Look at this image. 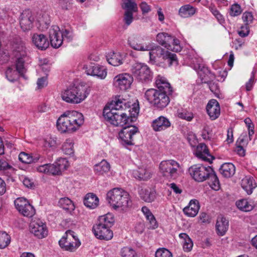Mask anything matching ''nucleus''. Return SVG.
Listing matches in <instances>:
<instances>
[{"mask_svg": "<svg viewBox=\"0 0 257 257\" xmlns=\"http://www.w3.org/2000/svg\"><path fill=\"white\" fill-rule=\"evenodd\" d=\"M14 52L16 57H25L26 56V47L23 43L16 44L14 46Z\"/></svg>", "mask_w": 257, "mask_h": 257, "instance_id": "nucleus-50", "label": "nucleus"}, {"mask_svg": "<svg viewBox=\"0 0 257 257\" xmlns=\"http://www.w3.org/2000/svg\"><path fill=\"white\" fill-rule=\"evenodd\" d=\"M155 257H172V254L165 248H160L156 251Z\"/></svg>", "mask_w": 257, "mask_h": 257, "instance_id": "nucleus-52", "label": "nucleus"}, {"mask_svg": "<svg viewBox=\"0 0 257 257\" xmlns=\"http://www.w3.org/2000/svg\"><path fill=\"white\" fill-rule=\"evenodd\" d=\"M73 0H59V5L64 10H70L72 7Z\"/></svg>", "mask_w": 257, "mask_h": 257, "instance_id": "nucleus-59", "label": "nucleus"}, {"mask_svg": "<svg viewBox=\"0 0 257 257\" xmlns=\"http://www.w3.org/2000/svg\"><path fill=\"white\" fill-rule=\"evenodd\" d=\"M139 192L141 198L145 202H152L156 198V192L150 189L142 188L139 191Z\"/></svg>", "mask_w": 257, "mask_h": 257, "instance_id": "nucleus-36", "label": "nucleus"}, {"mask_svg": "<svg viewBox=\"0 0 257 257\" xmlns=\"http://www.w3.org/2000/svg\"><path fill=\"white\" fill-rule=\"evenodd\" d=\"M126 108L125 100H121L115 98V100L106 105L103 111V115L106 121L116 126H123L125 124H130L133 118H136L139 112V106L135 104L131 108L130 117L125 112Z\"/></svg>", "mask_w": 257, "mask_h": 257, "instance_id": "nucleus-1", "label": "nucleus"}, {"mask_svg": "<svg viewBox=\"0 0 257 257\" xmlns=\"http://www.w3.org/2000/svg\"><path fill=\"white\" fill-rule=\"evenodd\" d=\"M58 203L61 207L69 212L73 211L75 209L73 202L68 197L61 198Z\"/></svg>", "mask_w": 257, "mask_h": 257, "instance_id": "nucleus-42", "label": "nucleus"}, {"mask_svg": "<svg viewBox=\"0 0 257 257\" xmlns=\"http://www.w3.org/2000/svg\"><path fill=\"white\" fill-rule=\"evenodd\" d=\"M64 154L68 155H72L74 153L73 143L72 140L67 139L63 144L62 148Z\"/></svg>", "mask_w": 257, "mask_h": 257, "instance_id": "nucleus-45", "label": "nucleus"}, {"mask_svg": "<svg viewBox=\"0 0 257 257\" xmlns=\"http://www.w3.org/2000/svg\"><path fill=\"white\" fill-rule=\"evenodd\" d=\"M172 41L171 42V49H167L176 52H180L182 49L180 45V41L178 39L174 38L172 36Z\"/></svg>", "mask_w": 257, "mask_h": 257, "instance_id": "nucleus-53", "label": "nucleus"}, {"mask_svg": "<svg viewBox=\"0 0 257 257\" xmlns=\"http://www.w3.org/2000/svg\"><path fill=\"white\" fill-rule=\"evenodd\" d=\"M134 176L140 180H147L151 177V173L149 170L145 168H139L134 171Z\"/></svg>", "mask_w": 257, "mask_h": 257, "instance_id": "nucleus-38", "label": "nucleus"}, {"mask_svg": "<svg viewBox=\"0 0 257 257\" xmlns=\"http://www.w3.org/2000/svg\"><path fill=\"white\" fill-rule=\"evenodd\" d=\"M171 126L169 119L164 116H160L154 119L152 123V127L155 132L164 131Z\"/></svg>", "mask_w": 257, "mask_h": 257, "instance_id": "nucleus-21", "label": "nucleus"}, {"mask_svg": "<svg viewBox=\"0 0 257 257\" xmlns=\"http://www.w3.org/2000/svg\"><path fill=\"white\" fill-rule=\"evenodd\" d=\"M169 95L168 93L160 90L151 88L146 91L145 97L154 107L162 109L166 107L170 102Z\"/></svg>", "mask_w": 257, "mask_h": 257, "instance_id": "nucleus-6", "label": "nucleus"}, {"mask_svg": "<svg viewBox=\"0 0 257 257\" xmlns=\"http://www.w3.org/2000/svg\"><path fill=\"white\" fill-rule=\"evenodd\" d=\"M82 113L76 111H67L63 114L57 121V127L61 133L73 132L83 123Z\"/></svg>", "mask_w": 257, "mask_h": 257, "instance_id": "nucleus-3", "label": "nucleus"}, {"mask_svg": "<svg viewBox=\"0 0 257 257\" xmlns=\"http://www.w3.org/2000/svg\"><path fill=\"white\" fill-rule=\"evenodd\" d=\"M178 116L182 119H185L187 121H191L193 118V114L191 112H188L186 110L178 113Z\"/></svg>", "mask_w": 257, "mask_h": 257, "instance_id": "nucleus-56", "label": "nucleus"}, {"mask_svg": "<svg viewBox=\"0 0 257 257\" xmlns=\"http://www.w3.org/2000/svg\"><path fill=\"white\" fill-rule=\"evenodd\" d=\"M16 57L17 58L16 62V70L20 73V75L23 76L26 71V69L25 67L24 57Z\"/></svg>", "mask_w": 257, "mask_h": 257, "instance_id": "nucleus-47", "label": "nucleus"}, {"mask_svg": "<svg viewBox=\"0 0 257 257\" xmlns=\"http://www.w3.org/2000/svg\"><path fill=\"white\" fill-rule=\"evenodd\" d=\"M241 186L248 194H251L252 190L256 187V184L253 177L246 176L242 180Z\"/></svg>", "mask_w": 257, "mask_h": 257, "instance_id": "nucleus-28", "label": "nucleus"}, {"mask_svg": "<svg viewBox=\"0 0 257 257\" xmlns=\"http://www.w3.org/2000/svg\"><path fill=\"white\" fill-rule=\"evenodd\" d=\"M30 229L31 233L38 238H44L48 235L46 224L40 220L32 221L30 223Z\"/></svg>", "mask_w": 257, "mask_h": 257, "instance_id": "nucleus-14", "label": "nucleus"}, {"mask_svg": "<svg viewBox=\"0 0 257 257\" xmlns=\"http://www.w3.org/2000/svg\"><path fill=\"white\" fill-rule=\"evenodd\" d=\"M133 76L139 81L149 82L153 79V73L149 67L145 63H136L131 68Z\"/></svg>", "mask_w": 257, "mask_h": 257, "instance_id": "nucleus-8", "label": "nucleus"}, {"mask_svg": "<svg viewBox=\"0 0 257 257\" xmlns=\"http://www.w3.org/2000/svg\"><path fill=\"white\" fill-rule=\"evenodd\" d=\"M110 164L105 160H103L94 166L95 173L98 175H102L110 170Z\"/></svg>", "mask_w": 257, "mask_h": 257, "instance_id": "nucleus-31", "label": "nucleus"}, {"mask_svg": "<svg viewBox=\"0 0 257 257\" xmlns=\"http://www.w3.org/2000/svg\"><path fill=\"white\" fill-rule=\"evenodd\" d=\"M121 7L125 11L136 13L138 12V6L135 0H122Z\"/></svg>", "mask_w": 257, "mask_h": 257, "instance_id": "nucleus-44", "label": "nucleus"}, {"mask_svg": "<svg viewBox=\"0 0 257 257\" xmlns=\"http://www.w3.org/2000/svg\"><path fill=\"white\" fill-rule=\"evenodd\" d=\"M242 19L245 23V25L248 26L252 22L253 16L251 13L246 12L243 14Z\"/></svg>", "mask_w": 257, "mask_h": 257, "instance_id": "nucleus-61", "label": "nucleus"}, {"mask_svg": "<svg viewBox=\"0 0 257 257\" xmlns=\"http://www.w3.org/2000/svg\"><path fill=\"white\" fill-rule=\"evenodd\" d=\"M50 41L52 47L58 48L63 43L61 31L57 26H53L49 30Z\"/></svg>", "mask_w": 257, "mask_h": 257, "instance_id": "nucleus-17", "label": "nucleus"}, {"mask_svg": "<svg viewBox=\"0 0 257 257\" xmlns=\"http://www.w3.org/2000/svg\"><path fill=\"white\" fill-rule=\"evenodd\" d=\"M56 146V141L55 138H49L45 139L44 141L43 146L46 148H54Z\"/></svg>", "mask_w": 257, "mask_h": 257, "instance_id": "nucleus-55", "label": "nucleus"}, {"mask_svg": "<svg viewBox=\"0 0 257 257\" xmlns=\"http://www.w3.org/2000/svg\"><path fill=\"white\" fill-rule=\"evenodd\" d=\"M242 12L240 6L237 4L232 5L230 9V15L231 16L235 17L239 15Z\"/></svg>", "mask_w": 257, "mask_h": 257, "instance_id": "nucleus-54", "label": "nucleus"}, {"mask_svg": "<svg viewBox=\"0 0 257 257\" xmlns=\"http://www.w3.org/2000/svg\"><path fill=\"white\" fill-rule=\"evenodd\" d=\"M13 170V167L4 159H0V171Z\"/></svg>", "mask_w": 257, "mask_h": 257, "instance_id": "nucleus-58", "label": "nucleus"}, {"mask_svg": "<svg viewBox=\"0 0 257 257\" xmlns=\"http://www.w3.org/2000/svg\"><path fill=\"white\" fill-rule=\"evenodd\" d=\"M206 111L211 120L217 118L220 114V108L216 99H211L206 106Z\"/></svg>", "mask_w": 257, "mask_h": 257, "instance_id": "nucleus-20", "label": "nucleus"}, {"mask_svg": "<svg viewBox=\"0 0 257 257\" xmlns=\"http://www.w3.org/2000/svg\"><path fill=\"white\" fill-rule=\"evenodd\" d=\"M237 207L240 210L247 212L252 210L253 205L246 199H241L236 202Z\"/></svg>", "mask_w": 257, "mask_h": 257, "instance_id": "nucleus-43", "label": "nucleus"}, {"mask_svg": "<svg viewBox=\"0 0 257 257\" xmlns=\"http://www.w3.org/2000/svg\"><path fill=\"white\" fill-rule=\"evenodd\" d=\"M90 92L89 88L82 84L70 85L61 93L62 99L68 103H79Z\"/></svg>", "mask_w": 257, "mask_h": 257, "instance_id": "nucleus-4", "label": "nucleus"}, {"mask_svg": "<svg viewBox=\"0 0 257 257\" xmlns=\"http://www.w3.org/2000/svg\"><path fill=\"white\" fill-rule=\"evenodd\" d=\"M150 61L155 62L156 55L159 57H162L163 59L167 60L169 66L178 64V60L176 54L172 53L168 51H165L160 46L149 52Z\"/></svg>", "mask_w": 257, "mask_h": 257, "instance_id": "nucleus-10", "label": "nucleus"}, {"mask_svg": "<svg viewBox=\"0 0 257 257\" xmlns=\"http://www.w3.org/2000/svg\"><path fill=\"white\" fill-rule=\"evenodd\" d=\"M180 167L179 164L173 160L162 161L159 165L161 174L168 180H174L178 177Z\"/></svg>", "mask_w": 257, "mask_h": 257, "instance_id": "nucleus-9", "label": "nucleus"}, {"mask_svg": "<svg viewBox=\"0 0 257 257\" xmlns=\"http://www.w3.org/2000/svg\"><path fill=\"white\" fill-rule=\"evenodd\" d=\"M38 87L39 89L42 88L47 85V76H43L39 78L37 82Z\"/></svg>", "mask_w": 257, "mask_h": 257, "instance_id": "nucleus-62", "label": "nucleus"}, {"mask_svg": "<svg viewBox=\"0 0 257 257\" xmlns=\"http://www.w3.org/2000/svg\"><path fill=\"white\" fill-rule=\"evenodd\" d=\"M92 231L96 237L101 240H108L113 237V232L110 228L96 223L93 225Z\"/></svg>", "mask_w": 257, "mask_h": 257, "instance_id": "nucleus-15", "label": "nucleus"}, {"mask_svg": "<svg viewBox=\"0 0 257 257\" xmlns=\"http://www.w3.org/2000/svg\"><path fill=\"white\" fill-rule=\"evenodd\" d=\"M114 223V218L111 213L99 216L96 224L110 228Z\"/></svg>", "mask_w": 257, "mask_h": 257, "instance_id": "nucleus-34", "label": "nucleus"}, {"mask_svg": "<svg viewBox=\"0 0 257 257\" xmlns=\"http://www.w3.org/2000/svg\"><path fill=\"white\" fill-rule=\"evenodd\" d=\"M84 204L87 208L94 209L96 208L99 202L98 197L92 193H88L84 199Z\"/></svg>", "mask_w": 257, "mask_h": 257, "instance_id": "nucleus-33", "label": "nucleus"}, {"mask_svg": "<svg viewBox=\"0 0 257 257\" xmlns=\"http://www.w3.org/2000/svg\"><path fill=\"white\" fill-rule=\"evenodd\" d=\"M240 30L238 32V35L241 37H245L249 34V27L244 24L240 27Z\"/></svg>", "mask_w": 257, "mask_h": 257, "instance_id": "nucleus-63", "label": "nucleus"}, {"mask_svg": "<svg viewBox=\"0 0 257 257\" xmlns=\"http://www.w3.org/2000/svg\"><path fill=\"white\" fill-rule=\"evenodd\" d=\"M188 172L196 181L202 182L208 180L210 186L213 189L218 190L219 189V179L211 167L201 164L194 165L189 168Z\"/></svg>", "mask_w": 257, "mask_h": 257, "instance_id": "nucleus-2", "label": "nucleus"}, {"mask_svg": "<svg viewBox=\"0 0 257 257\" xmlns=\"http://www.w3.org/2000/svg\"><path fill=\"white\" fill-rule=\"evenodd\" d=\"M121 257H136L135 250L129 247H124L121 250Z\"/></svg>", "mask_w": 257, "mask_h": 257, "instance_id": "nucleus-51", "label": "nucleus"}, {"mask_svg": "<svg viewBox=\"0 0 257 257\" xmlns=\"http://www.w3.org/2000/svg\"><path fill=\"white\" fill-rule=\"evenodd\" d=\"M106 199L115 209L120 208L121 210H124L132 204L129 194L120 188H114L108 191L106 195Z\"/></svg>", "mask_w": 257, "mask_h": 257, "instance_id": "nucleus-5", "label": "nucleus"}, {"mask_svg": "<svg viewBox=\"0 0 257 257\" xmlns=\"http://www.w3.org/2000/svg\"><path fill=\"white\" fill-rule=\"evenodd\" d=\"M14 204L18 211L24 216L31 217L35 214L34 207L24 198H18Z\"/></svg>", "mask_w": 257, "mask_h": 257, "instance_id": "nucleus-12", "label": "nucleus"}, {"mask_svg": "<svg viewBox=\"0 0 257 257\" xmlns=\"http://www.w3.org/2000/svg\"><path fill=\"white\" fill-rule=\"evenodd\" d=\"M228 228V221L224 217H220L217 219L216 223V228L217 233L220 235H223Z\"/></svg>", "mask_w": 257, "mask_h": 257, "instance_id": "nucleus-32", "label": "nucleus"}, {"mask_svg": "<svg viewBox=\"0 0 257 257\" xmlns=\"http://www.w3.org/2000/svg\"><path fill=\"white\" fill-rule=\"evenodd\" d=\"M142 211L145 215L147 219L149 221L150 224L149 228L151 229L156 228L158 225L155 216L152 214L150 210L147 207L143 206L142 208Z\"/></svg>", "mask_w": 257, "mask_h": 257, "instance_id": "nucleus-35", "label": "nucleus"}, {"mask_svg": "<svg viewBox=\"0 0 257 257\" xmlns=\"http://www.w3.org/2000/svg\"><path fill=\"white\" fill-rule=\"evenodd\" d=\"M156 40L159 44L167 49H171L172 35L165 32L160 33L156 36Z\"/></svg>", "mask_w": 257, "mask_h": 257, "instance_id": "nucleus-26", "label": "nucleus"}, {"mask_svg": "<svg viewBox=\"0 0 257 257\" xmlns=\"http://www.w3.org/2000/svg\"><path fill=\"white\" fill-rule=\"evenodd\" d=\"M32 40L33 43L39 50H46L49 46V42L44 34H34Z\"/></svg>", "mask_w": 257, "mask_h": 257, "instance_id": "nucleus-22", "label": "nucleus"}, {"mask_svg": "<svg viewBox=\"0 0 257 257\" xmlns=\"http://www.w3.org/2000/svg\"><path fill=\"white\" fill-rule=\"evenodd\" d=\"M196 12L195 9L189 5H185L180 8L179 14L183 18L192 16Z\"/></svg>", "mask_w": 257, "mask_h": 257, "instance_id": "nucleus-41", "label": "nucleus"}, {"mask_svg": "<svg viewBox=\"0 0 257 257\" xmlns=\"http://www.w3.org/2000/svg\"><path fill=\"white\" fill-rule=\"evenodd\" d=\"M11 237L5 231H0V248H4L10 243Z\"/></svg>", "mask_w": 257, "mask_h": 257, "instance_id": "nucleus-48", "label": "nucleus"}, {"mask_svg": "<svg viewBox=\"0 0 257 257\" xmlns=\"http://www.w3.org/2000/svg\"><path fill=\"white\" fill-rule=\"evenodd\" d=\"M39 65L42 70L45 73L47 76V73L50 69V65L48 64V61L46 59L41 60L40 61Z\"/></svg>", "mask_w": 257, "mask_h": 257, "instance_id": "nucleus-57", "label": "nucleus"}, {"mask_svg": "<svg viewBox=\"0 0 257 257\" xmlns=\"http://www.w3.org/2000/svg\"><path fill=\"white\" fill-rule=\"evenodd\" d=\"M87 75L96 76L100 79H104L107 75L106 69L103 66L97 64H91L86 67Z\"/></svg>", "mask_w": 257, "mask_h": 257, "instance_id": "nucleus-18", "label": "nucleus"}, {"mask_svg": "<svg viewBox=\"0 0 257 257\" xmlns=\"http://www.w3.org/2000/svg\"><path fill=\"white\" fill-rule=\"evenodd\" d=\"M34 18L29 10H25L21 14L20 18V25L24 32L30 30L33 26Z\"/></svg>", "mask_w": 257, "mask_h": 257, "instance_id": "nucleus-16", "label": "nucleus"}, {"mask_svg": "<svg viewBox=\"0 0 257 257\" xmlns=\"http://www.w3.org/2000/svg\"><path fill=\"white\" fill-rule=\"evenodd\" d=\"M179 237L183 240V247L185 251H190L193 247V243L191 239L185 233H181L179 235Z\"/></svg>", "mask_w": 257, "mask_h": 257, "instance_id": "nucleus-40", "label": "nucleus"}, {"mask_svg": "<svg viewBox=\"0 0 257 257\" xmlns=\"http://www.w3.org/2000/svg\"><path fill=\"white\" fill-rule=\"evenodd\" d=\"M61 35L63 38V42L69 43L71 42L73 39V32L71 29H62L61 31Z\"/></svg>", "mask_w": 257, "mask_h": 257, "instance_id": "nucleus-49", "label": "nucleus"}, {"mask_svg": "<svg viewBox=\"0 0 257 257\" xmlns=\"http://www.w3.org/2000/svg\"><path fill=\"white\" fill-rule=\"evenodd\" d=\"M139 133V128L135 126L128 124L123 127L118 133L119 139L123 145H134V140L135 136Z\"/></svg>", "mask_w": 257, "mask_h": 257, "instance_id": "nucleus-11", "label": "nucleus"}, {"mask_svg": "<svg viewBox=\"0 0 257 257\" xmlns=\"http://www.w3.org/2000/svg\"><path fill=\"white\" fill-rule=\"evenodd\" d=\"M140 7L143 14H147L151 11L150 6L148 5L147 3L145 2L141 3V4L140 5Z\"/></svg>", "mask_w": 257, "mask_h": 257, "instance_id": "nucleus-64", "label": "nucleus"}, {"mask_svg": "<svg viewBox=\"0 0 257 257\" xmlns=\"http://www.w3.org/2000/svg\"><path fill=\"white\" fill-rule=\"evenodd\" d=\"M48 168V174L56 175H59L62 170H65L66 166L57 162L53 164H49Z\"/></svg>", "mask_w": 257, "mask_h": 257, "instance_id": "nucleus-39", "label": "nucleus"}, {"mask_svg": "<svg viewBox=\"0 0 257 257\" xmlns=\"http://www.w3.org/2000/svg\"><path fill=\"white\" fill-rule=\"evenodd\" d=\"M195 155L198 158L210 163H211L215 158L209 153V150L204 144H200L197 146Z\"/></svg>", "mask_w": 257, "mask_h": 257, "instance_id": "nucleus-19", "label": "nucleus"}, {"mask_svg": "<svg viewBox=\"0 0 257 257\" xmlns=\"http://www.w3.org/2000/svg\"><path fill=\"white\" fill-rule=\"evenodd\" d=\"M156 85L157 87V90H160L162 91L171 94L173 91L170 84L166 80L165 78L158 76L156 80Z\"/></svg>", "mask_w": 257, "mask_h": 257, "instance_id": "nucleus-25", "label": "nucleus"}, {"mask_svg": "<svg viewBox=\"0 0 257 257\" xmlns=\"http://www.w3.org/2000/svg\"><path fill=\"white\" fill-rule=\"evenodd\" d=\"M139 37L137 35H133L129 37L128 42L130 46L134 50L138 51H148L149 50V46H144L141 43H139Z\"/></svg>", "mask_w": 257, "mask_h": 257, "instance_id": "nucleus-27", "label": "nucleus"}, {"mask_svg": "<svg viewBox=\"0 0 257 257\" xmlns=\"http://www.w3.org/2000/svg\"><path fill=\"white\" fill-rule=\"evenodd\" d=\"M198 74L201 80L202 83H208L209 80H211L213 77V74L208 68L204 66L199 65Z\"/></svg>", "mask_w": 257, "mask_h": 257, "instance_id": "nucleus-30", "label": "nucleus"}, {"mask_svg": "<svg viewBox=\"0 0 257 257\" xmlns=\"http://www.w3.org/2000/svg\"><path fill=\"white\" fill-rule=\"evenodd\" d=\"M7 78L10 82L16 81L19 77L20 73L11 67H9L6 71Z\"/></svg>", "mask_w": 257, "mask_h": 257, "instance_id": "nucleus-46", "label": "nucleus"}, {"mask_svg": "<svg viewBox=\"0 0 257 257\" xmlns=\"http://www.w3.org/2000/svg\"><path fill=\"white\" fill-rule=\"evenodd\" d=\"M19 159L23 163L31 164L37 163L40 160L42 162L43 160V157L39 154H35L32 156L29 154L22 152L19 155Z\"/></svg>", "mask_w": 257, "mask_h": 257, "instance_id": "nucleus-24", "label": "nucleus"}, {"mask_svg": "<svg viewBox=\"0 0 257 257\" xmlns=\"http://www.w3.org/2000/svg\"><path fill=\"white\" fill-rule=\"evenodd\" d=\"M133 81V77L127 74H120L113 79L114 85L121 90H126L129 88Z\"/></svg>", "mask_w": 257, "mask_h": 257, "instance_id": "nucleus-13", "label": "nucleus"}, {"mask_svg": "<svg viewBox=\"0 0 257 257\" xmlns=\"http://www.w3.org/2000/svg\"><path fill=\"white\" fill-rule=\"evenodd\" d=\"M106 59L108 63L114 66L122 64V56L118 53H110L106 56Z\"/></svg>", "mask_w": 257, "mask_h": 257, "instance_id": "nucleus-37", "label": "nucleus"}, {"mask_svg": "<svg viewBox=\"0 0 257 257\" xmlns=\"http://www.w3.org/2000/svg\"><path fill=\"white\" fill-rule=\"evenodd\" d=\"M200 206L197 200H191L188 205L185 207L183 211L188 217H195L198 213Z\"/></svg>", "mask_w": 257, "mask_h": 257, "instance_id": "nucleus-23", "label": "nucleus"}, {"mask_svg": "<svg viewBox=\"0 0 257 257\" xmlns=\"http://www.w3.org/2000/svg\"><path fill=\"white\" fill-rule=\"evenodd\" d=\"M219 172L224 177L229 178L234 174L235 168L233 164L225 163L221 166Z\"/></svg>", "mask_w": 257, "mask_h": 257, "instance_id": "nucleus-29", "label": "nucleus"}, {"mask_svg": "<svg viewBox=\"0 0 257 257\" xmlns=\"http://www.w3.org/2000/svg\"><path fill=\"white\" fill-rule=\"evenodd\" d=\"M59 244L64 250L74 252L81 245V242L73 231L68 230L59 241Z\"/></svg>", "mask_w": 257, "mask_h": 257, "instance_id": "nucleus-7", "label": "nucleus"}, {"mask_svg": "<svg viewBox=\"0 0 257 257\" xmlns=\"http://www.w3.org/2000/svg\"><path fill=\"white\" fill-rule=\"evenodd\" d=\"M134 20L133 13L128 11H125L124 14L123 21L124 23L129 26Z\"/></svg>", "mask_w": 257, "mask_h": 257, "instance_id": "nucleus-60", "label": "nucleus"}]
</instances>
